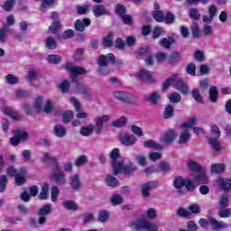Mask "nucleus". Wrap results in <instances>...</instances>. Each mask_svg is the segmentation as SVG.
Returning a JSON list of instances; mask_svg holds the SVG:
<instances>
[{
	"mask_svg": "<svg viewBox=\"0 0 231 231\" xmlns=\"http://www.w3.org/2000/svg\"><path fill=\"white\" fill-rule=\"evenodd\" d=\"M53 133L57 136V138H64V136L68 134V129L62 126V125H56L53 127Z\"/></svg>",
	"mask_w": 231,
	"mask_h": 231,
	"instance_id": "obj_27",
	"label": "nucleus"
},
{
	"mask_svg": "<svg viewBox=\"0 0 231 231\" xmlns=\"http://www.w3.org/2000/svg\"><path fill=\"white\" fill-rule=\"evenodd\" d=\"M47 60L51 64H59V62H60V60H62V58L57 54H50L47 58Z\"/></svg>",
	"mask_w": 231,
	"mask_h": 231,
	"instance_id": "obj_47",
	"label": "nucleus"
},
{
	"mask_svg": "<svg viewBox=\"0 0 231 231\" xmlns=\"http://www.w3.org/2000/svg\"><path fill=\"white\" fill-rule=\"evenodd\" d=\"M70 187L74 190H79L82 187V182H80V176L74 174L70 176Z\"/></svg>",
	"mask_w": 231,
	"mask_h": 231,
	"instance_id": "obj_29",
	"label": "nucleus"
},
{
	"mask_svg": "<svg viewBox=\"0 0 231 231\" xmlns=\"http://www.w3.org/2000/svg\"><path fill=\"white\" fill-rule=\"evenodd\" d=\"M138 54L145 57V64L147 66H152L154 64V60H152V55L151 54V51L147 48L139 49Z\"/></svg>",
	"mask_w": 231,
	"mask_h": 231,
	"instance_id": "obj_20",
	"label": "nucleus"
},
{
	"mask_svg": "<svg viewBox=\"0 0 231 231\" xmlns=\"http://www.w3.org/2000/svg\"><path fill=\"white\" fill-rule=\"evenodd\" d=\"M178 135L176 134V132L174 130H169L161 137V140L164 143H172L174 140H176V137Z\"/></svg>",
	"mask_w": 231,
	"mask_h": 231,
	"instance_id": "obj_24",
	"label": "nucleus"
},
{
	"mask_svg": "<svg viewBox=\"0 0 231 231\" xmlns=\"http://www.w3.org/2000/svg\"><path fill=\"white\" fill-rule=\"evenodd\" d=\"M217 88L216 87H211L209 89V98L212 102H217Z\"/></svg>",
	"mask_w": 231,
	"mask_h": 231,
	"instance_id": "obj_51",
	"label": "nucleus"
},
{
	"mask_svg": "<svg viewBox=\"0 0 231 231\" xmlns=\"http://www.w3.org/2000/svg\"><path fill=\"white\" fill-rule=\"evenodd\" d=\"M217 187H220L222 190H231V179L230 178H219L217 180Z\"/></svg>",
	"mask_w": 231,
	"mask_h": 231,
	"instance_id": "obj_26",
	"label": "nucleus"
},
{
	"mask_svg": "<svg viewBox=\"0 0 231 231\" xmlns=\"http://www.w3.org/2000/svg\"><path fill=\"white\" fill-rule=\"evenodd\" d=\"M160 44L161 46H162V48L169 49L171 48V45L174 44V39H172L171 37L162 38L160 41Z\"/></svg>",
	"mask_w": 231,
	"mask_h": 231,
	"instance_id": "obj_42",
	"label": "nucleus"
},
{
	"mask_svg": "<svg viewBox=\"0 0 231 231\" xmlns=\"http://www.w3.org/2000/svg\"><path fill=\"white\" fill-rule=\"evenodd\" d=\"M148 158L151 162H157V160H162V153L158 152H152L148 154Z\"/></svg>",
	"mask_w": 231,
	"mask_h": 231,
	"instance_id": "obj_57",
	"label": "nucleus"
},
{
	"mask_svg": "<svg viewBox=\"0 0 231 231\" xmlns=\"http://www.w3.org/2000/svg\"><path fill=\"white\" fill-rule=\"evenodd\" d=\"M62 206L64 207V208H67V210H79V204L72 200L63 201Z\"/></svg>",
	"mask_w": 231,
	"mask_h": 231,
	"instance_id": "obj_37",
	"label": "nucleus"
},
{
	"mask_svg": "<svg viewBox=\"0 0 231 231\" xmlns=\"http://www.w3.org/2000/svg\"><path fill=\"white\" fill-rule=\"evenodd\" d=\"M138 171V167L133 163L128 165L124 162H114L113 163V174L118 176V174H125V176H131L134 172Z\"/></svg>",
	"mask_w": 231,
	"mask_h": 231,
	"instance_id": "obj_3",
	"label": "nucleus"
},
{
	"mask_svg": "<svg viewBox=\"0 0 231 231\" xmlns=\"http://www.w3.org/2000/svg\"><path fill=\"white\" fill-rule=\"evenodd\" d=\"M51 205L46 204L43 207L40 208L39 215L42 216L39 219L40 225H44L46 223V217L48 214H51Z\"/></svg>",
	"mask_w": 231,
	"mask_h": 231,
	"instance_id": "obj_18",
	"label": "nucleus"
},
{
	"mask_svg": "<svg viewBox=\"0 0 231 231\" xmlns=\"http://www.w3.org/2000/svg\"><path fill=\"white\" fill-rule=\"evenodd\" d=\"M135 162L138 165H141V167H145L148 163L147 156L143 153H139L135 156Z\"/></svg>",
	"mask_w": 231,
	"mask_h": 231,
	"instance_id": "obj_40",
	"label": "nucleus"
},
{
	"mask_svg": "<svg viewBox=\"0 0 231 231\" xmlns=\"http://www.w3.org/2000/svg\"><path fill=\"white\" fill-rule=\"evenodd\" d=\"M89 24H91V20L89 18L77 20L75 23V29L77 32H84V30H86Z\"/></svg>",
	"mask_w": 231,
	"mask_h": 231,
	"instance_id": "obj_23",
	"label": "nucleus"
},
{
	"mask_svg": "<svg viewBox=\"0 0 231 231\" xmlns=\"http://www.w3.org/2000/svg\"><path fill=\"white\" fill-rule=\"evenodd\" d=\"M197 122H198V118L192 117L189 121L182 124L180 126V129H183L185 131H189V129H194Z\"/></svg>",
	"mask_w": 231,
	"mask_h": 231,
	"instance_id": "obj_35",
	"label": "nucleus"
},
{
	"mask_svg": "<svg viewBox=\"0 0 231 231\" xmlns=\"http://www.w3.org/2000/svg\"><path fill=\"white\" fill-rule=\"evenodd\" d=\"M209 225H211L212 228L214 230H221L223 228H227L228 224H226L224 222H219L216 220L215 218H209Z\"/></svg>",
	"mask_w": 231,
	"mask_h": 231,
	"instance_id": "obj_31",
	"label": "nucleus"
},
{
	"mask_svg": "<svg viewBox=\"0 0 231 231\" xmlns=\"http://www.w3.org/2000/svg\"><path fill=\"white\" fill-rule=\"evenodd\" d=\"M211 172H215L216 174H221L225 172V164H212Z\"/></svg>",
	"mask_w": 231,
	"mask_h": 231,
	"instance_id": "obj_44",
	"label": "nucleus"
},
{
	"mask_svg": "<svg viewBox=\"0 0 231 231\" xmlns=\"http://www.w3.org/2000/svg\"><path fill=\"white\" fill-rule=\"evenodd\" d=\"M52 180L58 184V185H64L66 183V175L62 171L60 170V165L56 164L54 169L52 170Z\"/></svg>",
	"mask_w": 231,
	"mask_h": 231,
	"instance_id": "obj_7",
	"label": "nucleus"
},
{
	"mask_svg": "<svg viewBox=\"0 0 231 231\" xmlns=\"http://www.w3.org/2000/svg\"><path fill=\"white\" fill-rule=\"evenodd\" d=\"M50 190V188L47 184H44L42 188V191L39 195L40 199H48V192Z\"/></svg>",
	"mask_w": 231,
	"mask_h": 231,
	"instance_id": "obj_55",
	"label": "nucleus"
},
{
	"mask_svg": "<svg viewBox=\"0 0 231 231\" xmlns=\"http://www.w3.org/2000/svg\"><path fill=\"white\" fill-rule=\"evenodd\" d=\"M86 163H88V156L86 155H81L75 161L76 167H82V165H86Z\"/></svg>",
	"mask_w": 231,
	"mask_h": 231,
	"instance_id": "obj_53",
	"label": "nucleus"
},
{
	"mask_svg": "<svg viewBox=\"0 0 231 231\" xmlns=\"http://www.w3.org/2000/svg\"><path fill=\"white\" fill-rule=\"evenodd\" d=\"M194 183L195 185H203L205 183H208V178H207L205 169H202L195 173Z\"/></svg>",
	"mask_w": 231,
	"mask_h": 231,
	"instance_id": "obj_15",
	"label": "nucleus"
},
{
	"mask_svg": "<svg viewBox=\"0 0 231 231\" xmlns=\"http://www.w3.org/2000/svg\"><path fill=\"white\" fill-rule=\"evenodd\" d=\"M110 214L107 210H101L98 213L97 219L100 223H107L109 221Z\"/></svg>",
	"mask_w": 231,
	"mask_h": 231,
	"instance_id": "obj_39",
	"label": "nucleus"
},
{
	"mask_svg": "<svg viewBox=\"0 0 231 231\" xmlns=\"http://www.w3.org/2000/svg\"><path fill=\"white\" fill-rule=\"evenodd\" d=\"M95 133V125H88L80 129V134L82 136H91Z\"/></svg>",
	"mask_w": 231,
	"mask_h": 231,
	"instance_id": "obj_34",
	"label": "nucleus"
},
{
	"mask_svg": "<svg viewBox=\"0 0 231 231\" xmlns=\"http://www.w3.org/2000/svg\"><path fill=\"white\" fill-rule=\"evenodd\" d=\"M111 120V116L109 115H102L95 119L96 124V134H100L102 133V129L104 128V125L107 124Z\"/></svg>",
	"mask_w": 231,
	"mask_h": 231,
	"instance_id": "obj_9",
	"label": "nucleus"
},
{
	"mask_svg": "<svg viewBox=\"0 0 231 231\" xmlns=\"http://www.w3.org/2000/svg\"><path fill=\"white\" fill-rule=\"evenodd\" d=\"M5 81L10 85L17 84L19 82V78L17 76L9 74L5 76Z\"/></svg>",
	"mask_w": 231,
	"mask_h": 231,
	"instance_id": "obj_54",
	"label": "nucleus"
},
{
	"mask_svg": "<svg viewBox=\"0 0 231 231\" xmlns=\"http://www.w3.org/2000/svg\"><path fill=\"white\" fill-rule=\"evenodd\" d=\"M158 187H160V184L156 181H150V182L143 184V186H142L143 197L150 198L151 190H152L153 189H158Z\"/></svg>",
	"mask_w": 231,
	"mask_h": 231,
	"instance_id": "obj_12",
	"label": "nucleus"
},
{
	"mask_svg": "<svg viewBox=\"0 0 231 231\" xmlns=\"http://www.w3.org/2000/svg\"><path fill=\"white\" fill-rule=\"evenodd\" d=\"M180 60H181V55L179 52H173L170 56V62L171 64H174L176 62H180Z\"/></svg>",
	"mask_w": 231,
	"mask_h": 231,
	"instance_id": "obj_59",
	"label": "nucleus"
},
{
	"mask_svg": "<svg viewBox=\"0 0 231 231\" xmlns=\"http://www.w3.org/2000/svg\"><path fill=\"white\" fill-rule=\"evenodd\" d=\"M208 16L203 15L202 19L203 22L206 23V24H210L214 21L216 15L217 14V7L215 5H211L208 6Z\"/></svg>",
	"mask_w": 231,
	"mask_h": 231,
	"instance_id": "obj_13",
	"label": "nucleus"
},
{
	"mask_svg": "<svg viewBox=\"0 0 231 231\" xmlns=\"http://www.w3.org/2000/svg\"><path fill=\"white\" fill-rule=\"evenodd\" d=\"M56 116H61L64 124H69L73 120V111L66 110L56 112Z\"/></svg>",
	"mask_w": 231,
	"mask_h": 231,
	"instance_id": "obj_21",
	"label": "nucleus"
},
{
	"mask_svg": "<svg viewBox=\"0 0 231 231\" xmlns=\"http://www.w3.org/2000/svg\"><path fill=\"white\" fill-rule=\"evenodd\" d=\"M114 97L117 100H121L122 102H125L126 104H134L136 102V97L129 92L125 91H117L114 92Z\"/></svg>",
	"mask_w": 231,
	"mask_h": 231,
	"instance_id": "obj_8",
	"label": "nucleus"
},
{
	"mask_svg": "<svg viewBox=\"0 0 231 231\" xmlns=\"http://www.w3.org/2000/svg\"><path fill=\"white\" fill-rule=\"evenodd\" d=\"M168 98L171 104H180L181 102V95L179 93H172L168 96Z\"/></svg>",
	"mask_w": 231,
	"mask_h": 231,
	"instance_id": "obj_45",
	"label": "nucleus"
},
{
	"mask_svg": "<svg viewBox=\"0 0 231 231\" xmlns=\"http://www.w3.org/2000/svg\"><path fill=\"white\" fill-rule=\"evenodd\" d=\"M136 78L138 80H148V82H153L154 81V76L152 73L146 69H141L137 74Z\"/></svg>",
	"mask_w": 231,
	"mask_h": 231,
	"instance_id": "obj_19",
	"label": "nucleus"
},
{
	"mask_svg": "<svg viewBox=\"0 0 231 231\" xmlns=\"http://www.w3.org/2000/svg\"><path fill=\"white\" fill-rule=\"evenodd\" d=\"M46 99L42 97H38L34 99V110L36 113H42Z\"/></svg>",
	"mask_w": 231,
	"mask_h": 231,
	"instance_id": "obj_28",
	"label": "nucleus"
},
{
	"mask_svg": "<svg viewBox=\"0 0 231 231\" xmlns=\"http://www.w3.org/2000/svg\"><path fill=\"white\" fill-rule=\"evenodd\" d=\"M70 103L74 106L76 111H77V118L84 119V118H89V114L82 111V106H80V102L75 97L70 98Z\"/></svg>",
	"mask_w": 231,
	"mask_h": 231,
	"instance_id": "obj_11",
	"label": "nucleus"
},
{
	"mask_svg": "<svg viewBox=\"0 0 231 231\" xmlns=\"http://www.w3.org/2000/svg\"><path fill=\"white\" fill-rule=\"evenodd\" d=\"M115 61V55L112 53L106 55H102L99 57L98 64H99V71L100 73H103V75H107L109 71H106L105 68L107 66L108 62H114Z\"/></svg>",
	"mask_w": 231,
	"mask_h": 231,
	"instance_id": "obj_6",
	"label": "nucleus"
},
{
	"mask_svg": "<svg viewBox=\"0 0 231 231\" xmlns=\"http://www.w3.org/2000/svg\"><path fill=\"white\" fill-rule=\"evenodd\" d=\"M2 112L4 115H6V116H10L12 120H21V116L17 114V112H14L10 107L5 106L2 108Z\"/></svg>",
	"mask_w": 231,
	"mask_h": 231,
	"instance_id": "obj_32",
	"label": "nucleus"
},
{
	"mask_svg": "<svg viewBox=\"0 0 231 231\" xmlns=\"http://www.w3.org/2000/svg\"><path fill=\"white\" fill-rule=\"evenodd\" d=\"M143 147H146L147 149H156L157 151H162V149H163V146H162V144H158V143H156L152 139L144 141Z\"/></svg>",
	"mask_w": 231,
	"mask_h": 231,
	"instance_id": "obj_33",
	"label": "nucleus"
},
{
	"mask_svg": "<svg viewBox=\"0 0 231 231\" xmlns=\"http://www.w3.org/2000/svg\"><path fill=\"white\" fill-rule=\"evenodd\" d=\"M105 181L108 187H118L120 185L118 180L113 177V175H107Z\"/></svg>",
	"mask_w": 231,
	"mask_h": 231,
	"instance_id": "obj_38",
	"label": "nucleus"
},
{
	"mask_svg": "<svg viewBox=\"0 0 231 231\" xmlns=\"http://www.w3.org/2000/svg\"><path fill=\"white\" fill-rule=\"evenodd\" d=\"M131 131L134 134L138 136V138H142V136H143V130L136 125H132Z\"/></svg>",
	"mask_w": 231,
	"mask_h": 231,
	"instance_id": "obj_52",
	"label": "nucleus"
},
{
	"mask_svg": "<svg viewBox=\"0 0 231 231\" xmlns=\"http://www.w3.org/2000/svg\"><path fill=\"white\" fill-rule=\"evenodd\" d=\"M59 88L61 93H68V91H69V81L64 80L60 83Z\"/></svg>",
	"mask_w": 231,
	"mask_h": 231,
	"instance_id": "obj_58",
	"label": "nucleus"
},
{
	"mask_svg": "<svg viewBox=\"0 0 231 231\" xmlns=\"http://www.w3.org/2000/svg\"><path fill=\"white\" fill-rule=\"evenodd\" d=\"M16 136L18 137V139L21 141H24L28 139V134L25 131H22V130H18L15 132Z\"/></svg>",
	"mask_w": 231,
	"mask_h": 231,
	"instance_id": "obj_64",
	"label": "nucleus"
},
{
	"mask_svg": "<svg viewBox=\"0 0 231 231\" xmlns=\"http://www.w3.org/2000/svg\"><path fill=\"white\" fill-rule=\"evenodd\" d=\"M169 86H173L175 89H178L182 93V95H189L190 93V90H189V87H187V84L181 80L180 77L177 75H173L171 78H169L162 85L163 89H167Z\"/></svg>",
	"mask_w": 231,
	"mask_h": 231,
	"instance_id": "obj_1",
	"label": "nucleus"
},
{
	"mask_svg": "<svg viewBox=\"0 0 231 231\" xmlns=\"http://www.w3.org/2000/svg\"><path fill=\"white\" fill-rule=\"evenodd\" d=\"M136 136L129 134H123L120 135V141L123 145H126L127 147L131 145H134L136 143Z\"/></svg>",
	"mask_w": 231,
	"mask_h": 231,
	"instance_id": "obj_16",
	"label": "nucleus"
},
{
	"mask_svg": "<svg viewBox=\"0 0 231 231\" xmlns=\"http://www.w3.org/2000/svg\"><path fill=\"white\" fill-rule=\"evenodd\" d=\"M187 166L189 169H190L192 171V172H195V174H197V172L203 170V168H201V165L198 164V162H196V161H192V160H189L187 162Z\"/></svg>",
	"mask_w": 231,
	"mask_h": 231,
	"instance_id": "obj_36",
	"label": "nucleus"
},
{
	"mask_svg": "<svg viewBox=\"0 0 231 231\" xmlns=\"http://www.w3.org/2000/svg\"><path fill=\"white\" fill-rule=\"evenodd\" d=\"M110 159H111V165L113 169L114 163H122V161H119L120 159V150L118 148H114L110 153H109Z\"/></svg>",
	"mask_w": 231,
	"mask_h": 231,
	"instance_id": "obj_30",
	"label": "nucleus"
},
{
	"mask_svg": "<svg viewBox=\"0 0 231 231\" xmlns=\"http://www.w3.org/2000/svg\"><path fill=\"white\" fill-rule=\"evenodd\" d=\"M125 124H127V117L125 116H122L112 123L114 127H123V125H125Z\"/></svg>",
	"mask_w": 231,
	"mask_h": 231,
	"instance_id": "obj_49",
	"label": "nucleus"
},
{
	"mask_svg": "<svg viewBox=\"0 0 231 231\" xmlns=\"http://www.w3.org/2000/svg\"><path fill=\"white\" fill-rule=\"evenodd\" d=\"M6 172L8 176H14L15 178L16 185L21 186L24 183V176H26L25 168L15 170L14 166L7 167Z\"/></svg>",
	"mask_w": 231,
	"mask_h": 231,
	"instance_id": "obj_4",
	"label": "nucleus"
},
{
	"mask_svg": "<svg viewBox=\"0 0 231 231\" xmlns=\"http://www.w3.org/2000/svg\"><path fill=\"white\" fill-rule=\"evenodd\" d=\"M191 138H192V135H190V132H189V130L181 129L180 134L179 136L178 143H180V145L189 143Z\"/></svg>",
	"mask_w": 231,
	"mask_h": 231,
	"instance_id": "obj_25",
	"label": "nucleus"
},
{
	"mask_svg": "<svg viewBox=\"0 0 231 231\" xmlns=\"http://www.w3.org/2000/svg\"><path fill=\"white\" fill-rule=\"evenodd\" d=\"M160 98H162L160 94H158V92H154L150 96L149 100H150L151 104H152L153 106H156V104H158V100H160Z\"/></svg>",
	"mask_w": 231,
	"mask_h": 231,
	"instance_id": "obj_60",
	"label": "nucleus"
},
{
	"mask_svg": "<svg viewBox=\"0 0 231 231\" xmlns=\"http://www.w3.org/2000/svg\"><path fill=\"white\" fill-rule=\"evenodd\" d=\"M41 160L44 163H54L55 162H57V158L51 156L50 153H44Z\"/></svg>",
	"mask_w": 231,
	"mask_h": 231,
	"instance_id": "obj_50",
	"label": "nucleus"
},
{
	"mask_svg": "<svg viewBox=\"0 0 231 231\" xmlns=\"http://www.w3.org/2000/svg\"><path fill=\"white\" fill-rule=\"evenodd\" d=\"M67 71L69 72L71 79L79 77V75H86L88 71L82 67H77L73 63H67Z\"/></svg>",
	"mask_w": 231,
	"mask_h": 231,
	"instance_id": "obj_10",
	"label": "nucleus"
},
{
	"mask_svg": "<svg viewBox=\"0 0 231 231\" xmlns=\"http://www.w3.org/2000/svg\"><path fill=\"white\" fill-rule=\"evenodd\" d=\"M171 166L165 162H161L157 167V172H169Z\"/></svg>",
	"mask_w": 231,
	"mask_h": 231,
	"instance_id": "obj_46",
	"label": "nucleus"
},
{
	"mask_svg": "<svg viewBox=\"0 0 231 231\" xmlns=\"http://www.w3.org/2000/svg\"><path fill=\"white\" fill-rule=\"evenodd\" d=\"M157 62H165L167 60V53L159 51L155 55Z\"/></svg>",
	"mask_w": 231,
	"mask_h": 231,
	"instance_id": "obj_61",
	"label": "nucleus"
},
{
	"mask_svg": "<svg viewBox=\"0 0 231 231\" xmlns=\"http://www.w3.org/2000/svg\"><path fill=\"white\" fill-rule=\"evenodd\" d=\"M177 214L178 216H180V217H189V216H191L190 211L183 208H180L177 210Z\"/></svg>",
	"mask_w": 231,
	"mask_h": 231,
	"instance_id": "obj_62",
	"label": "nucleus"
},
{
	"mask_svg": "<svg viewBox=\"0 0 231 231\" xmlns=\"http://www.w3.org/2000/svg\"><path fill=\"white\" fill-rule=\"evenodd\" d=\"M189 17L194 21H198L201 17V14H199V10L196 8H191L189 10Z\"/></svg>",
	"mask_w": 231,
	"mask_h": 231,
	"instance_id": "obj_56",
	"label": "nucleus"
},
{
	"mask_svg": "<svg viewBox=\"0 0 231 231\" xmlns=\"http://www.w3.org/2000/svg\"><path fill=\"white\" fill-rule=\"evenodd\" d=\"M173 185L176 189H181V187L185 185V180L181 177H178L175 179Z\"/></svg>",
	"mask_w": 231,
	"mask_h": 231,
	"instance_id": "obj_63",
	"label": "nucleus"
},
{
	"mask_svg": "<svg viewBox=\"0 0 231 231\" xmlns=\"http://www.w3.org/2000/svg\"><path fill=\"white\" fill-rule=\"evenodd\" d=\"M51 19L53 21L49 27L51 33H57V31L60 29V21H59V14L56 12L51 13Z\"/></svg>",
	"mask_w": 231,
	"mask_h": 231,
	"instance_id": "obj_14",
	"label": "nucleus"
},
{
	"mask_svg": "<svg viewBox=\"0 0 231 231\" xmlns=\"http://www.w3.org/2000/svg\"><path fill=\"white\" fill-rule=\"evenodd\" d=\"M42 113H47V114L53 113L57 115V113H59V110H57V106H55V102L52 101L51 99H45Z\"/></svg>",
	"mask_w": 231,
	"mask_h": 231,
	"instance_id": "obj_17",
	"label": "nucleus"
},
{
	"mask_svg": "<svg viewBox=\"0 0 231 231\" xmlns=\"http://www.w3.org/2000/svg\"><path fill=\"white\" fill-rule=\"evenodd\" d=\"M172 116H174V106L168 105L164 109V118H172Z\"/></svg>",
	"mask_w": 231,
	"mask_h": 231,
	"instance_id": "obj_48",
	"label": "nucleus"
},
{
	"mask_svg": "<svg viewBox=\"0 0 231 231\" xmlns=\"http://www.w3.org/2000/svg\"><path fill=\"white\" fill-rule=\"evenodd\" d=\"M211 136L208 140V143L214 149V151H221V144H219V138L221 136V131L219 127L213 125L211 126Z\"/></svg>",
	"mask_w": 231,
	"mask_h": 231,
	"instance_id": "obj_5",
	"label": "nucleus"
},
{
	"mask_svg": "<svg viewBox=\"0 0 231 231\" xmlns=\"http://www.w3.org/2000/svg\"><path fill=\"white\" fill-rule=\"evenodd\" d=\"M92 12L95 17H102V15H109V10L104 5H97L93 7Z\"/></svg>",
	"mask_w": 231,
	"mask_h": 231,
	"instance_id": "obj_22",
	"label": "nucleus"
},
{
	"mask_svg": "<svg viewBox=\"0 0 231 231\" xmlns=\"http://www.w3.org/2000/svg\"><path fill=\"white\" fill-rule=\"evenodd\" d=\"M110 203L115 206L122 205V203H124V198L120 194H114L110 198Z\"/></svg>",
	"mask_w": 231,
	"mask_h": 231,
	"instance_id": "obj_41",
	"label": "nucleus"
},
{
	"mask_svg": "<svg viewBox=\"0 0 231 231\" xmlns=\"http://www.w3.org/2000/svg\"><path fill=\"white\" fill-rule=\"evenodd\" d=\"M45 46L48 50H55L57 48V41L53 37H48L45 40Z\"/></svg>",
	"mask_w": 231,
	"mask_h": 231,
	"instance_id": "obj_43",
	"label": "nucleus"
},
{
	"mask_svg": "<svg viewBox=\"0 0 231 231\" xmlns=\"http://www.w3.org/2000/svg\"><path fill=\"white\" fill-rule=\"evenodd\" d=\"M130 228L137 231H158V225L149 223L145 218H139L130 223Z\"/></svg>",
	"mask_w": 231,
	"mask_h": 231,
	"instance_id": "obj_2",
	"label": "nucleus"
}]
</instances>
